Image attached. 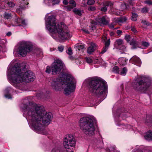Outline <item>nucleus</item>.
<instances>
[{"label":"nucleus","mask_w":152,"mask_h":152,"mask_svg":"<svg viewBox=\"0 0 152 152\" xmlns=\"http://www.w3.org/2000/svg\"><path fill=\"white\" fill-rule=\"evenodd\" d=\"M120 70L117 66H115L113 69V71L114 72L120 74Z\"/></svg>","instance_id":"34"},{"label":"nucleus","mask_w":152,"mask_h":152,"mask_svg":"<svg viewBox=\"0 0 152 152\" xmlns=\"http://www.w3.org/2000/svg\"><path fill=\"white\" fill-rule=\"evenodd\" d=\"M75 47L76 49L80 50L83 49L85 48V46L81 44H78L75 45Z\"/></svg>","instance_id":"26"},{"label":"nucleus","mask_w":152,"mask_h":152,"mask_svg":"<svg viewBox=\"0 0 152 152\" xmlns=\"http://www.w3.org/2000/svg\"><path fill=\"white\" fill-rule=\"evenodd\" d=\"M111 10L113 14L117 15H119V12L118 10L111 9Z\"/></svg>","instance_id":"37"},{"label":"nucleus","mask_w":152,"mask_h":152,"mask_svg":"<svg viewBox=\"0 0 152 152\" xmlns=\"http://www.w3.org/2000/svg\"><path fill=\"white\" fill-rule=\"evenodd\" d=\"M7 4L9 6L11 7H13L15 5L14 3L12 1L7 2Z\"/></svg>","instance_id":"49"},{"label":"nucleus","mask_w":152,"mask_h":152,"mask_svg":"<svg viewBox=\"0 0 152 152\" xmlns=\"http://www.w3.org/2000/svg\"><path fill=\"white\" fill-rule=\"evenodd\" d=\"M66 53L69 55H72V50L71 48L69 47L68 49L66 51Z\"/></svg>","instance_id":"43"},{"label":"nucleus","mask_w":152,"mask_h":152,"mask_svg":"<svg viewBox=\"0 0 152 152\" xmlns=\"http://www.w3.org/2000/svg\"><path fill=\"white\" fill-rule=\"evenodd\" d=\"M70 152H74V151H71Z\"/></svg>","instance_id":"63"},{"label":"nucleus","mask_w":152,"mask_h":152,"mask_svg":"<svg viewBox=\"0 0 152 152\" xmlns=\"http://www.w3.org/2000/svg\"><path fill=\"white\" fill-rule=\"evenodd\" d=\"M108 49V48L106 47L105 46L104 47L102 48V51L100 52V54H103L106 52Z\"/></svg>","instance_id":"41"},{"label":"nucleus","mask_w":152,"mask_h":152,"mask_svg":"<svg viewBox=\"0 0 152 152\" xmlns=\"http://www.w3.org/2000/svg\"><path fill=\"white\" fill-rule=\"evenodd\" d=\"M85 60L88 63H91L93 62L92 58L91 57H86L85 58Z\"/></svg>","instance_id":"36"},{"label":"nucleus","mask_w":152,"mask_h":152,"mask_svg":"<svg viewBox=\"0 0 152 152\" xmlns=\"http://www.w3.org/2000/svg\"><path fill=\"white\" fill-rule=\"evenodd\" d=\"M132 1V0H130L129 1V3H130V4L131 5H132V4L131 3Z\"/></svg>","instance_id":"59"},{"label":"nucleus","mask_w":152,"mask_h":152,"mask_svg":"<svg viewBox=\"0 0 152 152\" xmlns=\"http://www.w3.org/2000/svg\"><path fill=\"white\" fill-rule=\"evenodd\" d=\"M14 56L15 57L19 56V45H17L15 47L14 50Z\"/></svg>","instance_id":"21"},{"label":"nucleus","mask_w":152,"mask_h":152,"mask_svg":"<svg viewBox=\"0 0 152 152\" xmlns=\"http://www.w3.org/2000/svg\"><path fill=\"white\" fill-rule=\"evenodd\" d=\"M116 33L118 35H120L122 33V31L121 30H118L117 31Z\"/></svg>","instance_id":"55"},{"label":"nucleus","mask_w":152,"mask_h":152,"mask_svg":"<svg viewBox=\"0 0 152 152\" xmlns=\"http://www.w3.org/2000/svg\"><path fill=\"white\" fill-rule=\"evenodd\" d=\"M144 2L149 5H152V1L150 0H146L144 1Z\"/></svg>","instance_id":"47"},{"label":"nucleus","mask_w":152,"mask_h":152,"mask_svg":"<svg viewBox=\"0 0 152 152\" xmlns=\"http://www.w3.org/2000/svg\"><path fill=\"white\" fill-rule=\"evenodd\" d=\"M95 3V1L94 0H88L87 1V4L89 5H91Z\"/></svg>","instance_id":"44"},{"label":"nucleus","mask_w":152,"mask_h":152,"mask_svg":"<svg viewBox=\"0 0 152 152\" xmlns=\"http://www.w3.org/2000/svg\"><path fill=\"white\" fill-rule=\"evenodd\" d=\"M73 11L74 13L77 15H78L79 16H81L82 15L81 11L77 8L74 9L73 10Z\"/></svg>","instance_id":"30"},{"label":"nucleus","mask_w":152,"mask_h":152,"mask_svg":"<svg viewBox=\"0 0 152 152\" xmlns=\"http://www.w3.org/2000/svg\"><path fill=\"white\" fill-rule=\"evenodd\" d=\"M148 9L146 7H144L141 10V12L143 13H145L148 12Z\"/></svg>","instance_id":"45"},{"label":"nucleus","mask_w":152,"mask_h":152,"mask_svg":"<svg viewBox=\"0 0 152 152\" xmlns=\"http://www.w3.org/2000/svg\"><path fill=\"white\" fill-rule=\"evenodd\" d=\"M95 9V8L94 7L92 6H90L88 8V10L91 11H94Z\"/></svg>","instance_id":"52"},{"label":"nucleus","mask_w":152,"mask_h":152,"mask_svg":"<svg viewBox=\"0 0 152 152\" xmlns=\"http://www.w3.org/2000/svg\"><path fill=\"white\" fill-rule=\"evenodd\" d=\"M53 88L58 90L61 85L66 84L64 94L68 96L75 92L76 88V81L70 72L66 71L61 73L58 78L54 79L51 83Z\"/></svg>","instance_id":"3"},{"label":"nucleus","mask_w":152,"mask_h":152,"mask_svg":"<svg viewBox=\"0 0 152 152\" xmlns=\"http://www.w3.org/2000/svg\"><path fill=\"white\" fill-rule=\"evenodd\" d=\"M36 96L38 98H41L43 96V93L42 92L40 93H38Z\"/></svg>","instance_id":"48"},{"label":"nucleus","mask_w":152,"mask_h":152,"mask_svg":"<svg viewBox=\"0 0 152 152\" xmlns=\"http://www.w3.org/2000/svg\"><path fill=\"white\" fill-rule=\"evenodd\" d=\"M28 118L31 120L32 129L38 133L47 135L48 133L41 124L48 125L52 118L50 112L46 113L43 107L34 104L28 112Z\"/></svg>","instance_id":"1"},{"label":"nucleus","mask_w":152,"mask_h":152,"mask_svg":"<svg viewBox=\"0 0 152 152\" xmlns=\"http://www.w3.org/2000/svg\"><path fill=\"white\" fill-rule=\"evenodd\" d=\"M60 0H44V2L45 4L48 5H55L58 4L60 2Z\"/></svg>","instance_id":"17"},{"label":"nucleus","mask_w":152,"mask_h":152,"mask_svg":"<svg viewBox=\"0 0 152 152\" xmlns=\"http://www.w3.org/2000/svg\"><path fill=\"white\" fill-rule=\"evenodd\" d=\"M137 15L135 13H132V20L133 21H136L137 20Z\"/></svg>","instance_id":"33"},{"label":"nucleus","mask_w":152,"mask_h":152,"mask_svg":"<svg viewBox=\"0 0 152 152\" xmlns=\"http://www.w3.org/2000/svg\"><path fill=\"white\" fill-rule=\"evenodd\" d=\"M44 96H45V95H44V94H43V97H42V98H44L45 99V98L44 97Z\"/></svg>","instance_id":"62"},{"label":"nucleus","mask_w":152,"mask_h":152,"mask_svg":"<svg viewBox=\"0 0 152 152\" xmlns=\"http://www.w3.org/2000/svg\"><path fill=\"white\" fill-rule=\"evenodd\" d=\"M83 31L86 33H89V31L88 30H86V29H84L83 30Z\"/></svg>","instance_id":"58"},{"label":"nucleus","mask_w":152,"mask_h":152,"mask_svg":"<svg viewBox=\"0 0 152 152\" xmlns=\"http://www.w3.org/2000/svg\"><path fill=\"white\" fill-rule=\"evenodd\" d=\"M118 62L121 65H124L126 64V61L125 58H119L118 59Z\"/></svg>","instance_id":"24"},{"label":"nucleus","mask_w":152,"mask_h":152,"mask_svg":"<svg viewBox=\"0 0 152 152\" xmlns=\"http://www.w3.org/2000/svg\"><path fill=\"white\" fill-rule=\"evenodd\" d=\"M10 81L11 84L15 87L19 88V64L17 63L11 69Z\"/></svg>","instance_id":"8"},{"label":"nucleus","mask_w":152,"mask_h":152,"mask_svg":"<svg viewBox=\"0 0 152 152\" xmlns=\"http://www.w3.org/2000/svg\"><path fill=\"white\" fill-rule=\"evenodd\" d=\"M33 46L31 42H25L23 47H20V55L22 57L25 56L28 52H30L32 50Z\"/></svg>","instance_id":"12"},{"label":"nucleus","mask_w":152,"mask_h":152,"mask_svg":"<svg viewBox=\"0 0 152 152\" xmlns=\"http://www.w3.org/2000/svg\"><path fill=\"white\" fill-rule=\"evenodd\" d=\"M55 16L52 15L49 16L46 20V28L50 32L53 33L52 36L55 39L60 42L71 38L69 31L64 28V25L56 22Z\"/></svg>","instance_id":"2"},{"label":"nucleus","mask_w":152,"mask_h":152,"mask_svg":"<svg viewBox=\"0 0 152 152\" xmlns=\"http://www.w3.org/2000/svg\"><path fill=\"white\" fill-rule=\"evenodd\" d=\"M4 93L7 94H4V96L7 98L8 99H10L11 98V95L9 94H8V93L9 92V88H7L5 89L4 91Z\"/></svg>","instance_id":"28"},{"label":"nucleus","mask_w":152,"mask_h":152,"mask_svg":"<svg viewBox=\"0 0 152 152\" xmlns=\"http://www.w3.org/2000/svg\"><path fill=\"white\" fill-rule=\"evenodd\" d=\"M105 42L104 46L109 48L110 43V39H109L106 41Z\"/></svg>","instance_id":"39"},{"label":"nucleus","mask_w":152,"mask_h":152,"mask_svg":"<svg viewBox=\"0 0 152 152\" xmlns=\"http://www.w3.org/2000/svg\"><path fill=\"white\" fill-rule=\"evenodd\" d=\"M142 45L145 48H147L149 45V42L145 41H143L142 44Z\"/></svg>","instance_id":"40"},{"label":"nucleus","mask_w":152,"mask_h":152,"mask_svg":"<svg viewBox=\"0 0 152 152\" xmlns=\"http://www.w3.org/2000/svg\"><path fill=\"white\" fill-rule=\"evenodd\" d=\"M127 20V18L125 16L120 17L118 18H117L115 21L117 23L119 24L125 22Z\"/></svg>","instance_id":"18"},{"label":"nucleus","mask_w":152,"mask_h":152,"mask_svg":"<svg viewBox=\"0 0 152 152\" xmlns=\"http://www.w3.org/2000/svg\"><path fill=\"white\" fill-rule=\"evenodd\" d=\"M80 128L86 134L90 136L94 134V124L96 123V121L94 118L84 117L80 119Z\"/></svg>","instance_id":"5"},{"label":"nucleus","mask_w":152,"mask_h":152,"mask_svg":"<svg viewBox=\"0 0 152 152\" xmlns=\"http://www.w3.org/2000/svg\"><path fill=\"white\" fill-rule=\"evenodd\" d=\"M107 39V37L104 35H103L102 36V39L103 42H105L106 40Z\"/></svg>","instance_id":"53"},{"label":"nucleus","mask_w":152,"mask_h":152,"mask_svg":"<svg viewBox=\"0 0 152 152\" xmlns=\"http://www.w3.org/2000/svg\"><path fill=\"white\" fill-rule=\"evenodd\" d=\"M63 3L64 4L66 5L68 4V2L66 0H64ZM69 3L70 4L69 5L67 6H64V10H66L67 11H69L74 7H76V3L75 1L73 0L70 1L69 2Z\"/></svg>","instance_id":"13"},{"label":"nucleus","mask_w":152,"mask_h":152,"mask_svg":"<svg viewBox=\"0 0 152 152\" xmlns=\"http://www.w3.org/2000/svg\"><path fill=\"white\" fill-rule=\"evenodd\" d=\"M86 81L88 85L90 91L98 97L106 95L107 87L105 81L101 80L97 77H89Z\"/></svg>","instance_id":"4"},{"label":"nucleus","mask_w":152,"mask_h":152,"mask_svg":"<svg viewBox=\"0 0 152 152\" xmlns=\"http://www.w3.org/2000/svg\"><path fill=\"white\" fill-rule=\"evenodd\" d=\"M118 48L120 50H122L123 51H125L126 50V47L124 45V44H123Z\"/></svg>","instance_id":"38"},{"label":"nucleus","mask_w":152,"mask_h":152,"mask_svg":"<svg viewBox=\"0 0 152 152\" xmlns=\"http://www.w3.org/2000/svg\"><path fill=\"white\" fill-rule=\"evenodd\" d=\"M109 19L106 16L102 17H98L94 20H91V23L93 29L95 28L96 27L94 25H98L102 26V25H107L109 23Z\"/></svg>","instance_id":"11"},{"label":"nucleus","mask_w":152,"mask_h":152,"mask_svg":"<svg viewBox=\"0 0 152 152\" xmlns=\"http://www.w3.org/2000/svg\"><path fill=\"white\" fill-rule=\"evenodd\" d=\"M19 25V24L18 23H17V24L16 23V24L13 25L14 26H18Z\"/></svg>","instance_id":"60"},{"label":"nucleus","mask_w":152,"mask_h":152,"mask_svg":"<svg viewBox=\"0 0 152 152\" xmlns=\"http://www.w3.org/2000/svg\"><path fill=\"white\" fill-rule=\"evenodd\" d=\"M4 18L7 19H8L12 17V15L11 14L5 12L4 14Z\"/></svg>","instance_id":"35"},{"label":"nucleus","mask_w":152,"mask_h":152,"mask_svg":"<svg viewBox=\"0 0 152 152\" xmlns=\"http://www.w3.org/2000/svg\"><path fill=\"white\" fill-rule=\"evenodd\" d=\"M63 145L66 149H69L70 147H74L76 141L74 136L72 134H68L65 136L63 140Z\"/></svg>","instance_id":"10"},{"label":"nucleus","mask_w":152,"mask_h":152,"mask_svg":"<svg viewBox=\"0 0 152 152\" xmlns=\"http://www.w3.org/2000/svg\"><path fill=\"white\" fill-rule=\"evenodd\" d=\"M145 124L148 125H152V118L149 115L146 116V119L145 121Z\"/></svg>","instance_id":"19"},{"label":"nucleus","mask_w":152,"mask_h":152,"mask_svg":"<svg viewBox=\"0 0 152 152\" xmlns=\"http://www.w3.org/2000/svg\"><path fill=\"white\" fill-rule=\"evenodd\" d=\"M63 67V64L61 61L57 59L55 60L51 67L47 66L45 72L49 74L51 71L53 75H55L58 74L61 71Z\"/></svg>","instance_id":"9"},{"label":"nucleus","mask_w":152,"mask_h":152,"mask_svg":"<svg viewBox=\"0 0 152 152\" xmlns=\"http://www.w3.org/2000/svg\"><path fill=\"white\" fill-rule=\"evenodd\" d=\"M20 23L21 24H20V26H21L24 27H26L27 24L26 20L23 18H20Z\"/></svg>","instance_id":"20"},{"label":"nucleus","mask_w":152,"mask_h":152,"mask_svg":"<svg viewBox=\"0 0 152 152\" xmlns=\"http://www.w3.org/2000/svg\"><path fill=\"white\" fill-rule=\"evenodd\" d=\"M127 69L126 67H124L120 70V74L122 75H125L127 72Z\"/></svg>","instance_id":"29"},{"label":"nucleus","mask_w":152,"mask_h":152,"mask_svg":"<svg viewBox=\"0 0 152 152\" xmlns=\"http://www.w3.org/2000/svg\"><path fill=\"white\" fill-rule=\"evenodd\" d=\"M43 55L42 52H40V55Z\"/></svg>","instance_id":"61"},{"label":"nucleus","mask_w":152,"mask_h":152,"mask_svg":"<svg viewBox=\"0 0 152 152\" xmlns=\"http://www.w3.org/2000/svg\"><path fill=\"white\" fill-rule=\"evenodd\" d=\"M131 30L134 33L137 32V30L134 27H132L131 28Z\"/></svg>","instance_id":"54"},{"label":"nucleus","mask_w":152,"mask_h":152,"mask_svg":"<svg viewBox=\"0 0 152 152\" xmlns=\"http://www.w3.org/2000/svg\"><path fill=\"white\" fill-rule=\"evenodd\" d=\"M116 23H117L115 21V22H113L112 23H110V24H108V26L109 28L112 29H116L118 28H114V26L116 24Z\"/></svg>","instance_id":"31"},{"label":"nucleus","mask_w":152,"mask_h":152,"mask_svg":"<svg viewBox=\"0 0 152 152\" xmlns=\"http://www.w3.org/2000/svg\"><path fill=\"white\" fill-rule=\"evenodd\" d=\"M130 61L139 66H140L141 64V61L139 58L135 56H133L130 60Z\"/></svg>","instance_id":"16"},{"label":"nucleus","mask_w":152,"mask_h":152,"mask_svg":"<svg viewBox=\"0 0 152 152\" xmlns=\"http://www.w3.org/2000/svg\"><path fill=\"white\" fill-rule=\"evenodd\" d=\"M107 10V7L105 5L104 7L102 8L101 9V10L103 12H105Z\"/></svg>","instance_id":"51"},{"label":"nucleus","mask_w":152,"mask_h":152,"mask_svg":"<svg viewBox=\"0 0 152 152\" xmlns=\"http://www.w3.org/2000/svg\"><path fill=\"white\" fill-rule=\"evenodd\" d=\"M115 43L117 45L118 48L124 44L123 40L120 39H117Z\"/></svg>","instance_id":"27"},{"label":"nucleus","mask_w":152,"mask_h":152,"mask_svg":"<svg viewBox=\"0 0 152 152\" xmlns=\"http://www.w3.org/2000/svg\"><path fill=\"white\" fill-rule=\"evenodd\" d=\"M28 64L25 62L20 63V83H28L33 81L35 78L34 74L30 71H27Z\"/></svg>","instance_id":"6"},{"label":"nucleus","mask_w":152,"mask_h":152,"mask_svg":"<svg viewBox=\"0 0 152 152\" xmlns=\"http://www.w3.org/2000/svg\"><path fill=\"white\" fill-rule=\"evenodd\" d=\"M96 48V44L92 42L90 43L89 46L88 48L87 52L89 54H91L94 52Z\"/></svg>","instance_id":"15"},{"label":"nucleus","mask_w":152,"mask_h":152,"mask_svg":"<svg viewBox=\"0 0 152 152\" xmlns=\"http://www.w3.org/2000/svg\"><path fill=\"white\" fill-rule=\"evenodd\" d=\"M53 148L52 149L51 152H61L60 149L61 148L60 147H57L55 146L52 145Z\"/></svg>","instance_id":"25"},{"label":"nucleus","mask_w":152,"mask_h":152,"mask_svg":"<svg viewBox=\"0 0 152 152\" xmlns=\"http://www.w3.org/2000/svg\"><path fill=\"white\" fill-rule=\"evenodd\" d=\"M142 23L143 24L145 25H147V23L146 22V21L144 20H143L142 21Z\"/></svg>","instance_id":"56"},{"label":"nucleus","mask_w":152,"mask_h":152,"mask_svg":"<svg viewBox=\"0 0 152 152\" xmlns=\"http://www.w3.org/2000/svg\"><path fill=\"white\" fill-rule=\"evenodd\" d=\"M151 84V81L148 78L139 76L134 82L133 87L136 91L145 92L148 90Z\"/></svg>","instance_id":"7"},{"label":"nucleus","mask_w":152,"mask_h":152,"mask_svg":"<svg viewBox=\"0 0 152 152\" xmlns=\"http://www.w3.org/2000/svg\"><path fill=\"white\" fill-rule=\"evenodd\" d=\"M28 0H21L20 4V12L23 10L28 8V5L29 4Z\"/></svg>","instance_id":"14"},{"label":"nucleus","mask_w":152,"mask_h":152,"mask_svg":"<svg viewBox=\"0 0 152 152\" xmlns=\"http://www.w3.org/2000/svg\"><path fill=\"white\" fill-rule=\"evenodd\" d=\"M130 44L132 46V48L133 49L136 48L138 45L136 40L133 39L130 41Z\"/></svg>","instance_id":"23"},{"label":"nucleus","mask_w":152,"mask_h":152,"mask_svg":"<svg viewBox=\"0 0 152 152\" xmlns=\"http://www.w3.org/2000/svg\"><path fill=\"white\" fill-rule=\"evenodd\" d=\"M12 33L11 32H9L7 34V35L8 36H10L11 35Z\"/></svg>","instance_id":"57"},{"label":"nucleus","mask_w":152,"mask_h":152,"mask_svg":"<svg viewBox=\"0 0 152 152\" xmlns=\"http://www.w3.org/2000/svg\"><path fill=\"white\" fill-rule=\"evenodd\" d=\"M125 39L128 42L131 39V37L130 35L127 34L125 36Z\"/></svg>","instance_id":"42"},{"label":"nucleus","mask_w":152,"mask_h":152,"mask_svg":"<svg viewBox=\"0 0 152 152\" xmlns=\"http://www.w3.org/2000/svg\"><path fill=\"white\" fill-rule=\"evenodd\" d=\"M145 139L148 140H152V131H148L145 136Z\"/></svg>","instance_id":"22"},{"label":"nucleus","mask_w":152,"mask_h":152,"mask_svg":"<svg viewBox=\"0 0 152 152\" xmlns=\"http://www.w3.org/2000/svg\"><path fill=\"white\" fill-rule=\"evenodd\" d=\"M58 51L60 52H62L64 49V47L63 46H61L58 47Z\"/></svg>","instance_id":"50"},{"label":"nucleus","mask_w":152,"mask_h":152,"mask_svg":"<svg viewBox=\"0 0 152 152\" xmlns=\"http://www.w3.org/2000/svg\"><path fill=\"white\" fill-rule=\"evenodd\" d=\"M105 4L107 7L109 6L111 7L113 5V4L110 1H108L105 2Z\"/></svg>","instance_id":"46"},{"label":"nucleus","mask_w":152,"mask_h":152,"mask_svg":"<svg viewBox=\"0 0 152 152\" xmlns=\"http://www.w3.org/2000/svg\"><path fill=\"white\" fill-rule=\"evenodd\" d=\"M121 8L122 10H124L126 9L129 8L128 6L127 5L126 3L124 2H122L121 6Z\"/></svg>","instance_id":"32"}]
</instances>
